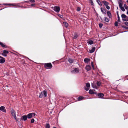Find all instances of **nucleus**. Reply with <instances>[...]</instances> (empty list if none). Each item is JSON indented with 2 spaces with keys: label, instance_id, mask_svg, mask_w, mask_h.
Masks as SVG:
<instances>
[{
  "label": "nucleus",
  "instance_id": "1",
  "mask_svg": "<svg viewBox=\"0 0 128 128\" xmlns=\"http://www.w3.org/2000/svg\"><path fill=\"white\" fill-rule=\"evenodd\" d=\"M46 92L45 90H44L41 92L39 96V97L40 98H42L44 96L45 97H46Z\"/></svg>",
  "mask_w": 128,
  "mask_h": 128
},
{
  "label": "nucleus",
  "instance_id": "2",
  "mask_svg": "<svg viewBox=\"0 0 128 128\" xmlns=\"http://www.w3.org/2000/svg\"><path fill=\"white\" fill-rule=\"evenodd\" d=\"M45 67L48 68H51L52 67V65L50 63L45 64H44Z\"/></svg>",
  "mask_w": 128,
  "mask_h": 128
},
{
  "label": "nucleus",
  "instance_id": "3",
  "mask_svg": "<svg viewBox=\"0 0 128 128\" xmlns=\"http://www.w3.org/2000/svg\"><path fill=\"white\" fill-rule=\"evenodd\" d=\"M102 3L104 4V5L105 6L106 8L107 9H110V7L108 6L109 4L108 2L105 0H104L102 1Z\"/></svg>",
  "mask_w": 128,
  "mask_h": 128
},
{
  "label": "nucleus",
  "instance_id": "4",
  "mask_svg": "<svg viewBox=\"0 0 128 128\" xmlns=\"http://www.w3.org/2000/svg\"><path fill=\"white\" fill-rule=\"evenodd\" d=\"M36 115V114L34 113H30L28 114L27 115V117L28 118H32L35 116Z\"/></svg>",
  "mask_w": 128,
  "mask_h": 128
},
{
  "label": "nucleus",
  "instance_id": "5",
  "mask_svg": "<svg viewBox=\"0 0 128 128\" xmlns=\"http://www.w3.org/2000/svg\"><path fill=\"white\" fill-rule=\"evenodd\" d=\"M79 72L78 69L75 68L71 71V72L72 74H76L78 73Z\"/></svg>",
  "mask_w": 128,
  "mask_h": 128
},
{
  "label": "nucleus",
  "instance_id": "6",
  "mask_svg": "<svg viewBox=\"0 0 128 128\" xmlns=\"http://www.w3.org/2000/svg\"><path fill=\"white\" fill-rule=\"evenodd\" d=\"M53 9L56 12H58L60 11V8L58 6H55L54 7Z\"/></svg>",
  "mask_w": 128,
  "mask_h": 128
},
{
  "label": "nucleus",
  "instance_id": "7",
  "mask_svg": "<svg viewBox=\"0 0 128 128\" xmlns=\"http://www.w3.org/2000/svg\"><path fill=\"white\" fill-rule=\"evenodd\" d=\"M11 112L12 115L13 116L14 118L16 120V116L15 112L14 110H12L11 111Z\"/></svg>",
  "mask_w": 128,
  "mask_h": 128
},
{
  "label": "nucleus",
  "instance_id": "8",
  "mask_svg": "<svg viewBox=\"0 0 128 128\" xmlns=\"http://www.w3.org/2000/svg\"><path fill=\"white\" fill-rule=\"evenodd\" d=\"M0 110L3 112H6V110L5 108L3 106H1L0 107Z\"/></svg>",
  "mask_w": 128,
  "mask_h": 128
},
{
  "label": "nucleus",
  "instance_id": "9",
  "mask_svg": "<svg viewBox=\"0 0 128 128\" xmlns=\"http://www.w3.org/2000/svg\"><path fill=\"white\" fill-rule=\"evenodd\" d=\"M92 86L93 88H95L96 89H98V87L96 85L95 83L94 82L92 83Z\"/></svg>",
  "mask_w": 128,
  "mask_h": 128
},
{
  "label": "nucleus",
  "instance_id": "10",
  "mask_svg": "<svg viewBox=\"0 0 128 128\" xmlns=\"http://www.w3.org/2000/svg\"><path fill=\"white\" fill-rule=\"evenodd\" d=\"M5 61L4 58L0 56V63H3L5 62Z\"/></svg>",
  "mask_w": 128,
  "mask_h": 128
},
{
  "label": "nucleus",
  "instance_id": "11",
  "mask_svg": "<svg viewBox=\"0 0 128 128\" xmlns=\"http://www.w3.org/2000/svg\"><path fill=\"white\" fill-rule=\"evenodd\" d=\"M8 53V52L7 50H4L3 51V53L2 54L4 56H7L6 54Z\"/></svg>",
  "mask_w": 128,
  "mask_h": 128
},
{
  "label": "nucleus",
  "instance_id": "12",
  "mask_svg": "<svg viewBox=\"0 0 128 128\" xmlns=\"http://www.w3.org/2000/svg\"><path fill=\"white\" fill-rule=\"evenodd\" d=\"M85 68L86 70H87V71H89L91 69V67L89 65L86 66V67Z\"/></svg>",
  "mask_w": 128,
  "mask_h": 128
},
{
  "label": "nucleus",
  "instance_id": "13",
  "mask_svg": "<svg viewBox=\"0 0 128 128\" xmlns=\"http://www.w3.org/2000/svg\"><path fill=\"white\" fill-rule=\"evenodd\" d=\"M95 49V48L93 47L91 50H89V52L90 53H92L94 52Z\"/></svg>",
  "mask_w": 128,
  "mask_h": 128
},
{
  "label": "nucleus",
  "instance_id": "14",
  "mask_svg": "<svg viewBox=\"0 0 128 128\" xmlns=\"http://www.w3.org/2000/svg\"><path fill=\"white\" fill-rule=\"evenodd\" d=\"M95 90H92L90 89V90L89 91V93L90 94H95V92H94Z\"/></svg>",
  "mask_w": 128,
  "mask_h": 128
},
{
  "label": "nucleus",
  "instance_id": "15",
  "mask_svg": "<svg viewBox=\"0 0 128 128\" xmlns=\"http://www.w3.org/2000/svg\"><path fill=\"white\" fill-rule=\"evenodd\" d=\"M23 120H27V117L26 115H24L22 117Z\"/></svg>",
  "mask_w": 128,
  "mask_h": 128
},
{
  "label": "nucleus",
  "instance_id": "16",
  "mask_svg": "<svg viewBox=\"0 0 128 128\" xmlns=\"http://www.w3.org/2000/svg\"><path fill=\"white\" fill-rule=\"evenodd\" d=\"M84 60L85 62L88 63L90 61V60L88 58H85L84 59Z\"/></svg>",
  "mask_w": 128,
  "mask_h": 128
},
{
  "label": "nucleus",
  "instance_id": "17",
  "mask_svg": "<svg viewBox=\"0 0 128 128\" xmlns=\"http://www.w3.org/2000/svg\"><path fill=\"white\" fill-rule=\"evenodd\" d=\"M107 14L109 18H110L111 17V14L109 11H108L107 12Z\"/></svg>",
  "mask_w": 128,
  "mask_h": 128
},
{
  "label": "nucleus",
  "instance_id": "18",
  "mask_svg": "<svg viewBox=\"0 0 128 128\" xmlns=\"http://www.w3.org/2000/svg\"><path fill=\"white\" fill-rule=\"evenodd\" d=\"M96 86H100L101 85V82H100L98 81L96 82Z\"/></svg>",
  "mask_w": 128,
  "mask_h": 128
},
{
  "label": "nucleus",
  "instance_id": "19",
  "mask_svg": "<svg viewBox=\"0 0 128 128\" xmlns=\"http://www.w3.org/2000/svg\"><path fill=\"white\" fill-rule=\"evenodd\" d=\"M98 95L100 98H102L104 96V94H103L100 93L98 94Z\"/></svg>",
  "mask_w": 128,
  "mask_h": 128
},
{
  "label": "nucleus",
  "instance_id": "20",
  "mask_svg": "<svg viewBox=\"0 0 128 128\" xmlns=\"http://www.w3.org/2000/svg\"><path fill=\"white\" fill-rule=\"evenodd\" d=\"M101 10L102 12L104 14H106V11L103 8H101Z\"/></svg>",
  "mask_w": 128,
  "mask_h": 128
},
{
  "label": "nucleus",
  "instance_id": "21",
  "mask_svg": "<svg viewBox=\"0 0 128 128\" xmlns=\"http://www.w3.org/2000/svg\"><path fill=\"white\" fill-rule=\"evenodd\" d=\"M118 4L120 8L122 6V2H118Z\"/></svg>",
  "mask_w": 128,
  "mask_h": 128
},
{
  "label": "nucleus",
  "instance_id": "22",
  "mask_svg": "<svg viewBox=\"0 0 128 128\" xmlns=\"http://www.w3.org/2000/svg\"><path fill=\"white\" fill-rule=\"evenodd\" d=\"M63 24H64V26H66V27H67L68 26V24L66 22H63Z\"/></svg>",
  "mask_w": 128,
  "mask_h": 128
},
{
  "label": "nucleus",
  "instance_id": "23",
  "mask_svg": "<svg viewBox=\"0 0 128 128\" xmlns=\"http://www.w3.org/2000/svg\"><path fill=\"white\" fill-rule=\"evenodd\" d=\"M83 98H84V97L82 96H80L78 98V100L80 101V100H82V99H83Z\"/></svg>",
  "mask_w": 128,
  "mask_h": 128
},
{
  "label": "nucleus",
  "instance_id": "24",
  "mask_svg": "<svg viewBox=\"0 0 128 128\" xmlns=\"http://www.w3.org/2000/svg\"><path fill=\"white\" fill-rule=\"evenodd\" d=\"M68 60L69 62L70 63H72L73 62V60L72 59L69 58Z\"/></svg>",
  "mask_w": 128,
  "mask_h": 128
},
{
  "label": "nucleus",
  "instance_id": "25",
  "mask_svg": "<svg viewBox=\"0 0 128 128\" xmlns=\"http://www.w3.org/2000/svg\"><path fill=\"white\" fill-rule=\"evenodd\" d=\"M104 20L106 22H108L109 21V19L106 17L104 18Z\"/></svg>",
  "mask_w": 128,
  "mask_h": 128
},
{
  "label": "nucleus",
  "instance_id": "26",
  "mask_svg": "<svg viewBox=\"0 0 128 128\" xmlns=\"http://www.w3.org/2000/svg\"><path fill=\"white\" fill-rule=\"evenodd\" d=\"M86 86L88 88H89L90 86V84L88 83H86Z\"/></svg>",
  "mask_w": 128,
  "mask_h": 128
},
{
  "label": "nucleus",
  "instance_id": "27",
  "mask_svg": "<svg viewBox=\"0 0 128 128\" xmlns=\"http://www.w3.org/2000/svg\"><path fill=\"white\" fill-rule=\"evenodd\" d=\"M50 128V126L49 124H46V128Z\"/></svg>",
  "mask_w": 128,
  "mask_h": 128
},
{
  "label": "nucleus",
  "instance_id": "28",
  "mask_svg": "<svg viewBox=\"0 0 128 128\" xmlns=\"http://www.w3.org/2000/svg\"><path fill=\"white\" fill-rule=\"evenodd\" d=\"M88 43L90 44H93V42L92 40H91L89 41L88 42Z\"/></svg>",
  "mask_w": 128,
  "mask_h": 128
},
{
  "label": "nucleus",
  "instance_id": "29",
  "mask_svg": "<svg viewBox=\"0 0 128 128\" xmlns=\"http://www.w3.org/2000/svg\"><path fill=\"white\" fill-rule=\"evenodd\" d=\"M120 8L124 12L125 11V10L123 7H120Z\"/></svg>",
  "mask_w": 128,
  "mask_h": 128
},
{
  "label": "nucleus",
  "instance_id": "30",
  "mask_svg": "<svg viewBox=\"0 0 128 128\" xmlns=\"http://www.w3.org/2000/svg\"><path fill=\"white\" fill-rule=\"evenodd\" d=\"M126 16L125 14H122L121 15V16L122 19L126 17Z\"/></svg>",
  "mask_w": 128,
  "mask_h": 128
},
{
  "label": "nucleus",
  "instance_id": "31",
  "mask_svg": "<svg viewBox=\"0 0 128 128\" xmlns=\"http://www.w3.org/2000/svg\"><path fill=\"white\" fill-rule=\"evenodd\" d=\"M77 37H78L77 35L76 34H74V38L75 39H76L77 38Z\"/></svg>",
  "mask_w": 128,
  "mask_h": 128
},
{
  "label": "nucleus",
  "instance_id": "32",
  "mask_svg": "<svg viewBox=\"0 0 128 128\" xmlns=\"http://www.w3.org/2000/svg\"><path fill=\"white\" fill-rule=\"evenodd\" d=\"M0 44L3 47H4L5 46V45L4 44H3L1 42H0Z\"/></svg>",
  "mask_w": 128,
  "mask_h": 128
},
{
  "label": "nucleus",
  "instance_id": "33",
  "mask_svg": "<svg viewBox=\"0 0 128 128\" xmlns=\"http://www.w3.org/2000/svg\"><path fill=\"white\" fill-rule=\"evenodd\" d=\"M97 2H98V4L100 5H100H101V3H100V1L99 0H97Z\"/></svg>",
  "mask_w": 128,
  "mask_h": 128
},
{
  "label": "nucleus",
  "instance_id": "34",
  "mask_svg": "<svg viewBox=\"0 0 128 128\" xmlns=\"http://www.w3.org/2000/svg\"><path fill=\"white\" fill-rule=\"evenodd\" d=\"M103 26V24H99V26L100 28H101Z\"/></svg>",
  "mask_w": 128,
  "mask_h": 128
},
{
  "label": "nucleus",
  "instance_id": "35",
  "mask_svg": "<svg viewBox=\"0 0 128 128\" xmlns=\"http://www.w3.org/2000/svg\"><path fill=\"white\" fill-rule=\"evenodd\" d=\"M34 119H32L31 120V123H33L34 122Z\"/></svg>",
  "mask_w": 128,
  "mask_h": 128
},
{
  "label": "nucleus",
  "instance_id": "36",
  "mask_svg": "<svg viewBox=\"0 0 128 128\" xmlns=\"http://www.w3.org/2000/svg\"><path fill=\"white\" fill-rule=\"evenodd\" d=\"M126 17H125L124 18H122V20L123 21H126V20H126L125 19L126 18Z\"/></svg>",
  "mask_w": 128,
  "mask_h": 128
},
{
  "label": "nucleus",
  "instance_id": "37",
  "mask_svg": "<svg viewBox=\"0 0 128 128\" xmlns=\"http://www.w3.org/2000/svg\"><path fill=\"white\" fill-rule=\"evenodd\" d=\"M30 2H34L35 1L34 0H29Z\"/></svg>",
  "mask_w": 128,
  "mask_h": 128
},
{
  "label": "nucleus",
  "instance_id": "38",
  "mask_svg": "<svg viewBox=\"0 0 128 128\" xmlns=\"http://www.w3.org/2000/svg\"><path fill=\"white\" fill-rule=\"evenodd\" d=\"M80 8L79 7H78L77 9V10L78 11H80Z\"/></svg>",
  "mask_w": 128,
  "mask_h": 128
},
{
  "label": "nucleus",
  "instance_id": "39",
  "mask_svg": "<svg viewBox=\"0 0 128 128\" xmlns=\"http://www.w3.org/2000/svg\"><path fill=\"white\" fill-rule=\"evenodd\" d=\"M114 25L115 26H118V22H116L114 24Z\"/></svg>",
  "mask_w": 128,
  "mask_h": 128
},
{
  "label": "nucleus",
  "instance_id": "40",
  "mask_svg": "<svg viewBox=\"0 0 128 128\" xmlns=\"http://www.w3.org/2000/svg\"><path fill=\"white\" fill-rule=\"evenodd\" d=\"M89 88H84V89L86 91H88L89 89Z\"/></svg>",
  "mask_w": 128,
  "mask_h": 128
},
{
  "label": "nucleus",
  "instance_id": "41",
  "mask_svg": "<svg viewBox=\"0 0 128 128\" xmlns=\"http://www.w3.org/2000/svg\"><path fill=\"white\" fill-rule=\"evenodd\" d=\"M91 65L93 68H94V66L93 65V62H92L91 63Z\"/></svg>",
  "mask_w": 128,
  "mask_h": 128
},
{
  "label": "nucleus",
  "instance_id": "42",
  "mask_svg": "<svg viewBox=\"0 0 128 128\" xmlns=\"http://www.w3.org/2000/svg\"><path fill=\"white\" fill-rule=\"evenodd\" d=\"M118 22H120V18L119 16H118Z\"/></svg>",
  "mask_w": 128,
  "mask_h": 128
},
{
  "label": "nucleus",
  "instance_id": "43",
  "mask_svg": "<svg viewBox=\"0 0 128 128\" xmlns=\"http://www.w3.org/2000/svg\"><path fill=\"white\" fill-rule=\"evenodd\" d=\"M124 24L128 26V22H125Z\"/></svg>",
  "mask_w": 128,
  "mask_h": 128
},
{
  "label": "nucleus",
  "instance_id": "44",
  "mask_svg": "<svg viewBox=\"0 0 128 128\" xmlns=\"http://www.w3.org/2000/svg\"><path fill=\"white\" fill-rule=\"evenodd\" d=\"M124 8H125V9L126 10H127L128 8V6H125Z\"/></svg>",
  "mask_w": 128,
  "mask_h": 128
},
{
  "label": "nucleus",
  "instance_id": "45",
  "mask_svg": "<svg viewBox=\"0 0 128 128\" xmlns=\"http://www.w3.org/2000/svg\"><path fill=\"white\" fill-rule=\"evenodd\" d=\"M126 20H127L126 21H128V17L126 16V18L125 19Z\"/></svg>",
  "mask_w": 128,
  "mask_h": 128
},
{
  "label": "nucleus",
  "instance_id": "46",
  "mask_svg": "<svg viewBox=\"0 0 128 128\" xmlns=\"http://www.w3.org/2000/svg\"><path fill=\"white\" fill-rule=\"evenodd\" d=\"M59 16L61 18H62V16L60 14L59 15Z\"/></svg>",
  "mask_w": 128,
  "mask_h": 128
},
{
  "label": "nucleus",
  "instance_id": "47",
  "mask_svg": "<svg viewBox=\"0 0 128 128\" xmlns=\"http://www.w3.org/2000/svg\"><path fill=\"white\" fill-rule=\"evenodd\" d=\"M6 5H10H10H12V4H6Z\"/></svg>",
  "mask_w": 128,
  "mask_h": 128
},
{
  "label": "nucleus",
  "instance_id": "48",
  "mask_svg": "<svg viewBox=\"0 0 128 128\" xmlns=\"http://www.w3.org/2000/svg\"><path fill=\"white\" fill-rule=\"evenodd\" d=\"M91 0V2H92V4L93 5V2L92 1V0Z\"/></svg>",
  "mask_w": 128,
  "mask_h": 128
},
{
  "label": "nucleus",
  "instance_id": "49",
  "mask_svg": "<svg viewBox=\"0 0 128 128\" xmlns=\"http://www.w3.org/2000/svg\"><path fill=\"white\" fill-rule=\"evenodd\" d=\"M127 5H126V4H124V7H125V6H126Z\"/></svg>",
  "mask_w": 128,
  "mask_h": 128
},
{
  "label": "nucleus",
  "instance_id": "50",
  "mask_svg": "<svg viewBox=\"0 0 128 128\" xmlns=\"http://www.w3.org/2000/svg\"><path fill=\"white\" fill-rule=\"evenodd\" d=\"M34 4H32L31 5L32 6H34Z\"/></svg>",
  "mask_w": 128,
  "mask_h": 128
},
{
  "label": "nucleus",
  "instance_id": "51",
  "mask_svg": "<svg viewBox=\"0 0 128 128\" xmlns=\"http://www.w3.org/2000/svg\"><path fill=\"white\" fill-rule=\"evenodd\" d=\"M117 15L118 16H119L118 12H117Z\"/></svg>",
  "mask_w": 128,
  "mask_h": 128
},
{
  "label": "nucleus",
  "instance_id": "52",
  "mask_svg": "<svg viewBox=\"0 0 128 128\" xmlns=\"http://www.w3.org/2000/svg\"><path fill=\"white\" fill-rule=\"evenodd\" d=\"M127 14H128V10L127 12Z\"/></svg>",
  "mask_w": 128,
  "mask_h": 128
},
{
  "label": "nucleus",
  "instance_id": "53",
  "mask_svg": "<svg viewBox=\"0 0 128 128\" xmlns=\"http://www.w3.org/2000/svg\"><path fill=\"white\" fill-rule=\"evenodd\" d=\"M126 2H127V3L128 4V0L126 1Z\"/></svg>",
  "mask_w": 128,
  "mask_h": 128
},
{
  "label": "nucleus",
  "instance_id": "54",
  "mask_svg": "<svg viewBox=\"0 0 128 128\" xmlns=\"http://www.w3.org/2000/svg\"><path fill=\"white\" fill-rule=\"evenodd\" d=\"M117 9H118V7H117Z\"/></svg>",
  "mask_w": 128,
  "mask_h": 128
}]
</instances>
